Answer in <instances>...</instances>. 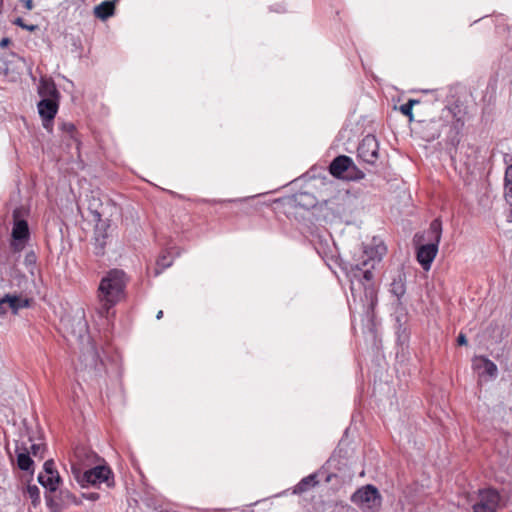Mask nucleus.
<instances>
[{"instance_id": "5", "label": "nucleus", "mask_w": 512, "mask_h": 512, "mask_svg": "<svg viewBox=\"0 0 512 512\" xmlns=\"http://www.w3.org/2000/svg\"><path fill=\"white\" fill-rule=\"evenodd\" d=\"M351 500L361 509L370 512L377 511L380 508L382 502V498L378 489L373 485H367L358 489L352 495Z\"/></svg>"}, {"instance_id": "3", "label": "nucleus", "mask_w": 512, "mask_h": 512, "mask_svg": "<svg viewBox=\"0 0 512 512\" xmlns=\"http://www.w3.org/2000/svg\"><path fill=\"white\" fill-rule=\"evenodd\" d=\"M72 473L82 487L100 486L105 483L107 487L114 486V477L111 469L105 465L81 472L79 468L72 466Z\"/></svg>"}, {"instance_id": "16", "label": "nucleus", "mask_w": 512, "mask_h": 512, "mask_svg": "<svg viewBox=\"0 0 512 512\" xmlns=\"http://www.w3.org/2000/svg\"><path fill=\"white\" fill-rule=\"evenodd\" d=\"M59 475H38V482L50 492H55L60 483Z\"/></svg>"}, {"instance_id": "28", "label": "nucleus", "mask_w": 512, "mask_h": 512, "mask_svg": "<svg viewBox=\"0 0 512 512\" xmlns=\"http://www.w3.org/2000/svg\"><path fill=\"white\" fill-rule=\"evenodd\" d=\"M75 456L79 461H82L84 457L89 458V456H94V454L85 447H77L75 449Z\"/></svg>"}, {"instance_id": "33", "label": "nucleus", "mask_w": 512, "mask_h": 512, "mask_svg": "<svg viewBox=\"0 0 512 512\" xmlns=\"http://www.w3.org/2000/svg\"><path fill=\"white\" fill-rule=\"evenodd\" d=\"M457 343H458V345H466L467 344V338L463 333H460L458 335Z\"/></svg>"}, {"instance_id": "22", "label": "nucleus", "mask_w": 512, "mask_h": 512, "mask_svg": "<svg viewBox=\"0 0 512 512\" xmlns=\"http://www.w3.org/2000/svg\"><path fill=\"white\" fill-rule=\"evenodd\" d=\"M106 246V235L99 233V231H96L95 236V254L100 256L104 254V249Z\"/></svg>"}, {"instance_id": "12", "label": "nucleus", "mask_w": 512, "mask_h": 512, "mask_svg": "<svg viewBox=\"0 0 512 512\" xmlns=\"http://www.w3.org/2000/svg\"><path fill=\"white\" fill-rule=\"evenodd\" d=\"M472 366L480 377L485 375L494 377L497 374V366L492 361L483 356L474 357Z\"/></svg>"}, {"instance_id": "29", "label": "nucleus", "mask_w": 512, "mask_h": 512, "mask_svg": "<svg viewBox=\"0 0 512 512\" xmlns=\"http://www.w3.org/2000/svg\"><path fill=\"white\" fill-rule=\"evenodd\" d=\"M61 130L66 133L67 135H69L71 138H75L74 134L76 132V128L74 126V124L72 123H63L62 126H61Z\"/></svg>"}, {"instance_id": "11", "label": "nucleus", "mask_w": 512, "mask_h": 512, "mask_svg": "<svg viewBox=\"0 0 512 512\" xmlns=\"http://www.w3.org/2000/svg\"><path fill=\"white\" fill-rule=\"evenodd\" d=\"M46 500L47 505L51 508L52 512H61L64 506L80 504L75 495H73L69 490H60L59 500H54L48 496H46Z\"/></svg>"}, {"instance_id": "8", "label": "nucleus", "mask_w": 512, "mask_h": 512, "mask_svg": "<svg viewBox=\"0 0 512 512\" xmlns=\"http://www.w3.org/2000/svg\"><path fill=\"white\" fill-rule=\"evenodd\" d=\"M358 156L368 164H374L379 157V143L375 136H365L358 146Z\"/></svg>"}, {"instance_id": "15", "label": "nucleus", "mask_w": 512, "mask_h": 512, "mask_svg": "<svg viewBox=\"0 0 512 512\" xmlns=\"http://www.w3.org/2000/svg\"><path fill=\"white\" fill-rule=\"evenodd\" d=\"M442 236V222L439 218L434 219L427 231V240L439 245Z\"/></svg>"}, {"instance_id": "4", "label": "nucleus", "mask_w": 512, "mask_h": 512, "mask_svg": "<svg viewBox=\"0 0 512 512\" xmlns=\"http://www.w3.org/2000/svg\"><path fill=\"white\" fill-rule=\"evenodd\" d=\"M329 172L336 178L346 180H358L364 178V173L346 155L337 156L329 166Z\"/></svg>"}, {"instance_id": "32", "label": "nucleus", "mask_w": 512, "mask_h": 512, "mask_svg": "<svg viewBox=\"0 0 512 512\" xmlns=\"http://www.w3.org/2000/svg\"><path fill=\"white\" fill-rule=\"evenodd\" d=\"M6 301H5V296L3 298L0 299V315H3L7 312V308H6Z\"/></svg>"}, {"instance_id": "30", "label": "nucleus", "mask_w": 512, "mask_h": 512, "mask_svg": "<svg viewBox=\"0 0 512 512\" xmlns=\"http://www.w3.org/2000/svg\"><path fill=\"white\" fill-rule=\"evenodd\" d=\"M14 23H15L16 25H18V26H20V27H22V28H24V29L28 30V31H33V30H35V28H36V26H34V25H26V24L24 23V21H23V19H22V18H17V19L14 21Z\"/></svg>"}, {"instance_id": "7", "label": "nucleus", "mask_w": 512, "mask_h": 512, "mask_svg": "<svg viewBox=\"0 0 512 512\" xmlns=\"http://www.w3.org/2000/svg\"><path fill=\"white\" fill-rule=\"evenodd\" d=\"M500 506V495L493 489L481 490L478 500L473 504V512H497Z\"/></svg>"}, {"instance_id": "26", "label": "nucleus", "mask_w": 512, "mask_h": 512, "mask_svg": "<svg viewBox=\"0 0 512 512\" xmlns=\"http://www.w3.org/2000/svg\"><path fill=\"white\" fill-rule=\"evenodd\" d=\"M39 475H59V473L55 469L54 461L47 460L44 463V472H41Z\"/></svg>"}, {"instance_id": "27", "label": "nucleus", "mask_w": 512, "mask_h": 512, "mask_svg": "<svg viewBox=\"0 0 512 512\" xmlns=\"http://www.w3.org/2000/svg\"><path fill=\"white\" fill-rule=\"evenodd\" d=\"M44 450H45V446L43 444L38 443V444H32L30 447V450H28V451H29V454L31 453L35 457L39 456L40 458H42Z\"/></svg>"}, {"instance_id": "24", "label": "nucleus", "mask_w": 512, "mask_h": 512, "mask_svg": "<svg viewBox=\"0 0 512 512\" xmlns=\"http://www.w3.org/2000/svg\"><path fill=\"white\" fill-rule=\"evenodd\" d=\"M419 104V100L410 99L407 103L400 106V111L403 115L407 116L409 120L413 119V106Z\"/></svg>"}, {"instance_id": "20", "label": "nucleus", "mask_w": 512, "mask_h": 512, "mask_svg": "<svg viewBox=\"0 0 512 512\" xmlns=\"http://www.w3.org/2000/svg\"><path fill=\"white\" fill-rule=\"evenodd\" d=\"M315 475H309L303 478L295 487V493H302L307 491L310 487L314 486L317 481Z\"/></svg>"}, {"instance_id": "9", "label": "nucleus", "mask_w": 512, "mask_h": 512, "mask_svg": "<svg viewBox=\"0 0 512 512\" xmlns=\"http://www.w3.org/2000/svg\"><path fill=\"white\" fill-rule=\"evenodd\" d=\"M58 111V99L44 98L38 103V112L43 120V126L49 129Z\"/></svg>"}, {"instance_id": "19", "label": "nucleus", "mask_w": 512, "mask_h": 512, "mask_svg": "<svg viewBox=\"0 0 512 512\" xmlns=\"http://www.w3.org/2000/svg\"><path fill=\"white\" fill-rule=\"evenodd\" d=\"M17 465L23 471H30L33 469L34 462L30 457L29 451L25 448L23 452L17 455Z\"/></svg>"}, {"instance_id": "38", "label": "nucleus", "mask_w": 512, "mask_h": 512, "mask_svg": "<svg viewBox=\"0 0 512 512\" xmlns=\"http://www.w3.org/2000/svg\"><path fill=\"white\" fill-rule=\"evenodd\" d=\"M400 321H401L400 317H397V322L399 323V327H398L399 329L402 328V324L400 323Z\"/></svg>"}, {"instance_id": "14", "label": "nucleus", "mask_w": 512, "mask_h": 512, "mask_svg": "<svg viewBox=\"0 0 512 512\" xmlns=\"http://www.w3.org/2000/svg\"><path fill=\"white\" fill-rule=\"evenodd\" d=\"M5 301L14 314H17L20 309L30 306L29 299L18 295L6 294Z\"/></svg>"}, {"instance_id": "17", "label": "nucleus", "mask_w": 512, "mask_h": 512, "mask_svg": "<svg viewBox=\"0 0 512 512\" xmlns=\"http://www.w3.org/2000/svg\"><path fill=\"white\" fill-rule=\"evenodd\" d=\"M95 16L99 19L105 20L113 15L114 13V4L110 1H104L98 6L95 7L94 10Z\"/></svg>"}, {"instance_id": "34", "label": "nucleus", "mask_w": 512, "mask_h": 512, "mask_svg": "<svg viewBox=\"0 0 512 512\" xmlns=\"http://www.w3.org/2000/svg\"><path fill=\"white\" fill-rule=\"evenodd\" d=\"M24 3V6L27 10L33 9V1L32 0H22Z\"/></svg>"}, {"instance_id": "1", "label": "nucleus", "mask_w": 512, "mask_h": 512, "mask_svg": "<svg viewBox=\"0 0 512 512\" xmlns=\"http://www.w3.org/2000/svg\"><path fill=\"white\" fill-rule=\"evenodd\" d=\"M385 248L383 246L365 247L363 255L355 263V271L351 280V294L354 300L358 292L363 289V295L359 294L363 309L366 312L373 310L377 304V288L373 281V269L381 261Z\"/></svg>"}, {"instance_id": "2", "label": "nucleus", "mask_w": 512, "mask_h": 512, "mask_svg": "<svg viewBox=\"0 0 512 512\" xmlns=\"http://www.w3.org/2000/svg\"><path fill=\"white\" fill-rule=\"evenodd\" d=\"M128 278L120 269H111L101 279L97 289L98 314L108 317L110 310L125 297Z\"/></svg>"}, {"instance_id": "25", "label": "nucleus", "mask_w": 512, "mask_h": 512, "mask_svg": "<svg viewBox=\"0 0 512 512\" xmlns=\"http://www.w3.org/2000/svg\"><path fill=\"white\" fill-rule=\"evenodd\" d=\"M512 171V165H508L505 172V198L508 201L509 197H512V181L510 179V173Z\"/></svg>"}, {"instance_id": "36", "label": "nucleus", "mask_w": 512, "mask_h": 512, "mask_svg": "<svg viewBox=\"0 0 512 512\" xmlns=\"http://www.w3.org/2000/svg\"><path fill=\"white\" fill-rule=\"evenodd\" d=\"M423 240V236L415 235V241L420 244V242Z\"/></svg>"}, {"instance_id": "37", "label": "nucleus", "mask_w": 512, "mask_h": 512, "mask_svg": "<svg viewBox=\"0 0 512 512\" xmlns=\"http://www.w3.org/2000/svg\"><path fill=\"white\" fill-rule=\"evenodd\" d=\"M162 317H163V311H162V310H160V311L157 313L156 318H157L158 320H160Z\"/></svg>"}, {"instance_id": "21", "label": "nucleus", "mask_w": 512, "mask_h": 512, "mask_svg": "<svg viewBox=\"0 0 512 512\" xmlns=\"http://www.w3.org/2000/svg\"><path fill=\"white\" fill-rule=\"evenodd\" d=\"M25 494L34 507L40 503V489L36 485H28Z\"/></svg>"}, {"instance_id": "31", "label": "nucleus", "mask_w": 512, "mask_h": 512, "mask_svg": "<svg viewBox=\"0 0 512 512\" xmlns=\"http://www.w3.org/2000/svg\"><path fill=\"white\" fill-rule=\"evenodd\" d=\"M83 497L87 500H90V501H96L99 499V494L98 493H94V492H91V493H83Z\"/></svg>"}, {"instance_id": "10", "label": "nucleus", "mask_w": 512, "mask_h": 512, "mask_svg": "<svg viewBox=\"0 0 512 512\" xmlns=\"http://www.w3.org/2000/svg\"><path fill=\"white\" fill-rule=\"evenodd\" d=\"M438 246L436 243H427L419 245L417 249V260L424 270H429L433 260L435 259Z\"/></svg>"}, {"instance_id": "18", "label": "nucleus", "mask_w": 512, "mask_h": 512, "mask_svg": "<svg viewBox=\"0 0 512 512\" xmlns=\"http://www.w3.org/2000/svg\"><path fill=\"white\" fill-rule=\"evenodd\" d=\"M390 292L397 297L398 301L405 294L406 286L403 275H399L393 280L390 285Z\"/></svg>"}, {"instance_id": "13", "label": "nucleus", "mask_w": 512, "mask_h": 512, "mask_svg": "<svg viewBox=\"0 0 512 512\" xmlns=\"http://www.w3.org/2000/svg\"><path fill=\"white\" fill-rule=\"evenodd\" d=\"M38 94L44 98H59V92L54 81L50 78L42 77L38 86Z\"/></svg>"}, {"instance_id": "23", "label": "nucleus", "mask_w": 512, "mask_h": 512, "mask_svg": "<svg viewBox=\"0 0 512 512\" xmlns=\"http://www.w3.org/2000/svg\"><path fill=\"white\" fill-rule=\"evenodd\" d=\"M157 267L155 268V276L159 275L163 269L172 265V260L168 255H162L157 260Z\"/></svg>"}, {"instance_id": "6", "label": "nucleus", "mask_w": 512, "mask_h": 512, "mask_svg": "<svg viewBox=\"0 0 512 512\" xmlns=\"http://www.w3.org/2000/svg\"><path fill=\"white\" fill-rule=\"evenodd\" d=\"M21 209L17 208L13 211V229H12V243L11 246L15 251H20L24 248L25 241L29 237V228L26 220L20 218Z\"/></svg>"}, {"instance_id": "35", "label": "nucleus", "mask_w": 512, "mask_h": 512, "mask_svg": "<svg viewBox=\"0 0 512 512\" xmlns=\"http://www.w3.org/2000/svg\"><path fill=\"white\" fill-rule=\"evenodd\" d=\"M9 43H10V40H9L8 38H3V39L0 41V46H1V47H6Z\"/></svg>"}]
</instances>
